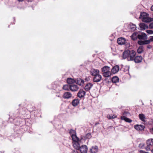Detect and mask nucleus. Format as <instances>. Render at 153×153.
Instances as JSON below:
<instances>
[{
    "instance_id": "obj_1",
    "label": "nucleus",
    "mask_w": 153,
    "mask_h": 153,
    "mask_svg": "<svg viewBox=\"0 0 153 153\" xmlns=\"http://www.w3.org/2000/svg\"><path fill=\"white\" fill-rule=\"evenodd\" d=\"M136 55V52L133 50L128 49L125 50V59L128 61H133V59Z\"/></svg>"
},
{
    "instance_id": "obj_2",
    "label": "nucleus",
    "mask_w": 153,
    "mask_h": 153,
    "mask_svg": "<svg viewBox=\"0 0 153 153\" xmlns=\"http://www.w3.org/2000/svg\"><path fill=\"white\" fill-rule=\"evenodd\" d=\"M139 18L143 22H148L153 21V18L149 17V14L145 12H141Z\"/></svg>"
},
{
    "instance_id": "obj_3",
    "label": "nucleus",
    "mask_w": 153,
    "mask_h": 153,
    "mask_svg": "<svg viewBox=\"0 0 153 153\" xmlns=\"http://www.w3.org/2000/svg\"><path fill=\"white\" fill-rule=\"evenodd\" d=\"M145 149L147 151H151L153 149V139H150L146 141Z\"/></svg>"
},
{
    "instance_id": "obj_4",
    "label": "nucleus",
    "mask_w": 153,
    "mask_h": 153,
    "mask_svg": "<svg viewBox=\"0 0 153 153\" xmlns=\"http://www.w3.org/2000/svg\"><path fill=\"white\" fill-rule=\"evenodd\" d=\"M19 111L17 109L14 112L10 113L9 116H10V117H11L14 120L15 118H17L19 117Z\"/></svg>"
},
{
    "instance_id": "obj_5",
    "label": "nucleus",
    "mask_w": 153,
    "mask_h": 153,
    "mask_svg": "<svg viewBox=\"0 0 153 153\" xmlns=\"http://www.w3.org/2000/svg\"><path fill=\"white\" fill-rule=\"evenodd\" d=\"M143 59L141 56H135L133 59V61L135 63H139L142 62Z\"/></svg>"
},
{
    "instance_id": "obj_6",
    "label": "nucleus",
    "mask_w": 153,
    "mask_h": 153,
    "mask_svg": "<svg viewBox=\"0 0 153 153\" xmlns=\"http://www.w3.org/2000/svg\"><path fill=\"white\" fill-rule=\"evenodd\" d=\"M79 150L81 153H87L88 150L87 146L86 145H83L80 147Z\"/></svg>"
},
{
    "instance_id": "obj_7",
    "label": "nucleus",
    "mask_w": 153,
    "mask_h": 153,
    "mask_svg": "<svg viewBox=\"0 0 153 153\" xmlns=\"http://www.w3.org/2000/svg\"><path fill=\"white\" fill-rule=\"evenodd\" d=\"M69 133L71 136L72 139L74 141L76 140H74V137L76 138V139H77L78 141L79 140V139L77 137L76 135L74 134L75 133V131L74 130L72 129H70V130Z\"/></svg>"
},
{
    "instance_id": "obj_8",
    "label": "nucleus",
    "mask_w": 153,
    "mask_h": 153,
    "mask_svg": "<svg viewBox=\"0 0 153 153\" xmlns=\"http://www.w3.org/2000/svg\"><path fill=\"white\" fill-rule=\"evenodd\" d=\"M86 94V92L82 89H80L77 94L78 97L82 98L84 97Z\"/></svg>"
},
{
    "instance_id": "obj_9",
    "label": "nucleus",
    "mask_w": 153,
    "mask_h": 153,
    "mask_svg": "<svg viewBox=\"0 0 153 153\" xmlns=\"http://www.w3.org/2000/svg\"><path fill=\"white\" fill-rule=\"evenodd\" d=\"M134 127L135 129L140 131L143 130L145 128V126H144L141 125H135Z\"/></svg>"
},
{
    "instance_id": "obj_10",
    "label": "nucleus",
    "mask_w": 153,
    "mask_h": 153,
    "mask_svg": "<svg viewBox=\"0 0 153 153\" xmlns=\"http://www.w3.org/2000/svg\"><path fill=\"white\" fill-rule=\"evenodd\" d=\"M101 79V75L98 74L94 77L93 80L94 82H97L100 81Z\"/></svg>"
},
{
    "instance_id": "obj_11",
    "label": "nucleus",
    "mask_w": 153,
    "mask_h": 153,
    "mask_svg": "<svg viewBox=\"0 0 153 153\" xmlns=\"http://www.w3.org/2000/svg\"><path fill=\"white\" fill-rule=\"evenodd\" d=\"M119 70V66L118 65H115L113 66L111 70V72L113 74L117 73Z\"/></svg>"
},
{
    "instance_id": "obj_12",
    "label": "nucleus",
    "mask_w": 153,
    "mask_h": 153,
    "mask_svg": "<svg viewBox=\"0 0 153 153\" xmlns=\"http://www.w3.org/2000/svg\"><path fill=\"white\" fill-rule=\"evenodd\" d=\"M79 87L76 85L72 84L69 85V88L72 91H75L79 89Z\"/></svg>"
},
{
    "instance_id": "obj_13",
    "label": "nucleus",
    "mask_w": 153,
    "mask_h": 153,
    "mask_svg": "<svg viewBox=\"0 0 153 153\" xmlns=\"http://www.w3.org/2000/svg\"><path fill=\"white\" fill-rule=\"evenodd\" d=\"M128 28L130 30L134 31L136 30V26L133 23H130L128 25Z\"/></svg>"
},
{
    "instance_id": "obj_14",
    "label": "nucleus",
    "mask_w": 153,
    "mask_h": 153,
    "mask_svg": "<svg viewBox=\"0 0 153 153\" xmlns=\"http://www.w3.org/2000/svg\"><path fill=\"white\" fill-rule=\"evenodd\" d=\"M72 96V95L70 92H67L64 93L62 97L65 99H69Z\"/></svg>"
},
{
    "instance_id": "obj_15",
    "label": "nucleus",
    "mask_w": 153,
    "mask_h": 153,
    "mask_svg": "<svg viewBox=\"0 0 153 153\" xmlns=\"http://www.w3.org/2000/svg\"><path fill=\"white\" fill-rule=\"evenodd\" d=\"M75 81V83L80 86L82 85L84 83V80L80 78L76 79Z\"/></svg>"
},
{
    "instance_id": "obj_16",
    "label": "nucleus",
    "mask_w": 153,
    "mask_h": 153,
    "mask_svg": "<svg viewBox=\"0 0 153 153\" xmlns=\"http://www.w3.org/2000/svg\"><path fill=\"white\" fill-rule=\"evenodd\" d=\"M98 147L97 146H92L90 149V152L91 153H96L98 151Z\"/></svg>"
},
{
    "instance_id": "obj_17",
    "label": "nucleus",
    "mask_w": 153,
    "mask_h": 153,
    "mask_svg": "<svg viewBox=\"0 0 153 153\" xmlns=\"http://www.w3.org/2000/svg\"><path fill=\"white\" fill-rule=\"evenodd\" d=\"M74 140H76L75 141H74L75 142L74 143L73 146L75 149L77 150H79L80 147V144L77 142L78 141L77 140V139H74Z\"/></svg>"
},
{
    "instance_id": "obj_18",
    "label": "nucleus",
    "mask_w": 153,
    "mask_h": 153,
    "mask_svg": "<svg viewBox=\"0 0 153 153\" xmlns=\"http://www.w3.org/2000/svg\"><path fill=\"white\" fill-rule=\"evenodd\" d=\"M90 72L91 75L94 76L99 73V71L97 69H92L90 71Z\"/></svg>"
},
{
    "instance_id": "obj_19",
    "label": "nucleus",
    "mask_w": 153,
    "mask_h": 153,
    "mask_svg": "<svg viewBox=\"0 0 153 153\" xmlns=\"http://www.w3.org/2000/svg\"><path fill=\"white\" fill-rule=\"evenodd\" d=\"M93 86V84L91 83H88L85 86L84 89L86 91H88L91 89Z\"/></svg>"
},
{
    "instance_id": "obj_20",
    "label": "nucleus",
    "mask_w": 153,
    "mask_h": 153,
    "mask_svg": "<svg viewBox=\"0 0 153 153\" xmlns=\"http://www.w3.org/2000/svg\"><path fill=\"white\" fill-rule=\"evenodd\" d=\"M138 38L140 39H147V36L144 33H142L141 34H138Z\"/></svg>"
},
{
    "instance_id": "obj_21",
    "label": "nucleus",
    "mask_w": 153,
    "mask_h": 153,
    "mask_svg": "<svg viewBox=\"0 0 153 153\" xmlns=\"http://www.w3.org/2000/svg\"><path fill=\"white\" fill-rule=\"evenodd\" d=\"M139 25L141 30H144L148 28L147 25L143 23H140Z\"/></svg>"
},
{
    "instance_id": "obj_22",
    "label": "nucleus",
    "mask_w": 153,
    "mask_h": 153,
    "mask_svg": "<svg viewBox=\"0 0 153 153\" xmlns=\"http://www.w3.org/2000/svg\"><path fill=\"white\" fill-rule=\"evenodd\" d=\"M80 100L79 99H75L72 102V105L74 106L75 107L77 106L79 103Z\"/></svg>"
},
{
    "instance_id": "obj_23",
    "label": "nucleus",
    "mask_w": 153,
    "mask_h": 153,
    "mask_svg": "<svg viewBox=\"0 0 153 153\" xmlns=\"http://www.w3.org/2000/svg\"><path fill=\"white\" fill-rule=\"evenodd\" d=\"M117 42L119 45H122L124 44V38L121 37L118 38L117 40Z\"/></svg>"
},
{
    "instance_id": "obj_24",
    "label": "nucleus",
    "mask_w": 153,
    "mask_h": 153,
    "mask_svg": "<svg viewBox=\"0 0 153 153\" xmlns=\"http://www.w3.org/2000/svg\"><path fill=\"white\" fill-rule=\"evenodd\" d=\"M138 33L137 32H135L133 33L132 34L131 36V37L132 39L133 40H135L138 38Z\"/></svg>"
},
{
    "instance_id": "obj_25",
    "label": "nucleus",
    "mask_w": 153,
    "mask_h": 153,
    "mask_svg": "<svg viewBox=\"0 0 153 153\" xmlns=\"http://www.w3.org/2000/svg\"><path fill=\"white\" fill-rule=\"evenodd\" d=\"M111 71H107L102 73V75L104 77H108L111 75Z\"/></svg>"
},
{
    "instance_id": "obj_26",
    "label": "nucleus",
    "mask_w": 153,
    "mask_h": 153,
    "mask_svg": "<svg viewBox=\"0 0 153 153\" xmlns=\"http://www.w3.org/2000/svg\"><path fill=\"white\" fill-rule=\"evenodd\" d=\"M67 82L69 84H73L76 82L75 79L71 78H68L67 79Z\"/></svg>"
},
{
    "instance_id": "obj_27",
    "label": "nucleus",
    "mask_w": 153,
    "mask_h": 153,
    "mask_svg": "<svg viewBox=\"0 0 153 153\" xmlns=\"http://www.w3.org/2000/svg\"><path fill=\"white\" fill-rule=\"evenodd\" d=\"M111 69L110 67L107 66H105L101 69L102 72V73L105 72L107 71H109Z\"/></svg>"
},
{
    "instance_id": "obj_28",
    "label": "nucleus",
    "mask_w": 153,
    "mask_h": 153,
    "mask_svg": "<svg viewBox=\"0 0 153 153\" xmlns=\"http://www.w3.org/2000/svg\"><path fill=\"white\" fill-rule=\"evenodd\" d=\"M139 117L140 119L143 122H145V115L143 114H140L139 115Z\"/></svg>"
},
{
    "instance_id": "obj_29",
    "label": "nucleus",
    "mask_w": 153,
    "mask_h": 153,
    "mask_svg": "<svg viewBox=\"0 0 153 153\" xmlns=\"http://www.w3.org/2000/svg\"><path fill=\"white\" fill-rule=\"evenodd\" d=\"M119 80V79L118 77L116 76L113 77L111 79L112 82L114 83H116L118 82Z\"/></svg>"
},
{
    "instance_id": "obj_30",
    "label": "nucleus",
    "mask_w": 153,
    "mask_h": 153,
    "mask_svg": "<svg viewBox=\"0 0 153 153\" xmlns=\"http://www.w3.org/2000/svg\"><path fill=\"white\" fill-rule=\"evenodd\" d=\"M144 51L143 47V46H140L137 50V52L138 53L140 54L142 53Z\"/></svg>"
},
{
    "instance_id": "obj_31",
    "label": "nucleus",
    "mask_w": 153,
    "mask_h": 153,
    "mask_svg": "<svg viewBox=\"0 0 153 153\" xmlns=\"http://www.w3.org/2000/svg\"><path fill=\"white\" fill-rule=\"evenodd\" d=\"M91 137V134L90 133H87L85 136V138L87 139H90Z\"/></svg>"
},
{
    "instance_id": "obj_32",
    "label": "nucleus",
    "mask_w": 153,
    "mask_h": 153,
    "mask_svg": "<svg viewBox=\"0 0 153 153\" xmlns=\"http://www.w3.org/2000/svg\"><path fill=\"white\" fill-rule=\"evenodd\" d=\"M69 85H64L63 87V89L64 90L68 91L69 90Z\"/></svg>"
},
{
    "instance_id": "obj_33",
    "label": "nucleus",
    "mask_w": 153,
    "mask_h": 153,
    "mask_svg": "<svg viewBox=\"0 0 153 153\" xmlns=\"http://www.w3.org/2000/svg\"><path fill=\"white\" fill-rule=\"evenodd\" d=\"M107 118L109 119H112L114 118H115L116 117V116L115 115H113L111 116L110 115H108L107 116Z\"/></svg>"
},
{
    "instance_id": "obj_34",
    "label": "nucleus",
    "mask_w": 153,
    "mask_h": 153,
    "mask_svg": "<svg viewBox=\"0 0 153 153\" xmlns=\"http://www.w3.org/2000/svg\"><path fill=\"white\" fill-rule=\"evenodd\" d=\"M125 121L129 123H130L132 121V120L126 117H125Z\"/></svg>"
},
{
    "instance_id": "obj_35",
    "label": "nucleus",
    "mask_w": 153,
    "mask_h": 153,
    "mask_svg": "<svg viewBox=\"0 0 153 153\" xmlns=\"http://www.w3.org/2000/svg\"><path fill=\"white\" fill-rule=\"evenodd\" d=\"M138 43L139 45H144V41L140 40L138 41Z\"/></svg>"
},
{
    "instance_id": "obj_36",
    "label": "nucleus",
    "mask_w": 153,
    "mask_h": 153,
    "mask_svg": "<svg viewBox=\"0 0 153 153\" xmlns=\"http://www.w3.org/2000/svg\"><path fill=\"white\" fill-rule=\"evenodd\" d=\"M146 32L149 34H153V31L151 30H146Z\"/></svg>"
},
{
    "instance_id": "obj_37",
    "label": "nucleus",
    "mask_w": 153,
    "mask_h": 153,
    "mask_svg": "<svg viewBox=\"0 0 153 153\" xmlns=\"http://www.w3.org/2000/svg\"><path fill=\"white\" fill-rule=\"evenodd\" d=\"M150 42L149 40L144 41V45L148 44H149Z\"/></svg>"
},
{
    "instance_id": "obj_38",
    "label": "nucleus",
    "mask_w": 153,
    "mask_h": 153,
    "mask_svg": "<svg viewBox=\"0 0 153 153\" xmlns=\"http://www.w3.org/2000/svg\"><path fill=\"white\" fill-rule=\"evenodd\" d=\"M149 27L151 29L153 28V22L150 24L149 25Z\"/></svg>"
},
{
    "instance_id": "obj_39",
    "label": "nucleus",
    "mask_w": 153,
    "mask_h": 153,
    "mask_svg": "<svg viewBox=\"0 0 153 153\" xmlns=\"http://www.w3.org/2000/svg\"><path fill=\"white\" fill-rule=\"evenodd\" d=\"M150 42H153V36H151L149 37V39Z\"/></svg>"
},
{
    "instance_id": "obj_40",
    "label": "nucleus",
    "mask_w": 153,
    "mask_h": 153,
    "mask_svg": "<svg viewBox=\"0 0 153 153\" xmlns=\"http://www.w3.org/2000/svg\"><path fill=\"white\" fill-rule=\"evenodd\" d=\"M123 116H122L121 118V120H124V112L123 113Z\"/></svg>"
},
{
    "instance_id": "obj_41",
    "label": "nucleus",
    "mask_w": 153,
    "mask_h": 153,
    "mask_svg": "<svg viewBox=\"0 0 153 153\" xmlns=\"http://www.w3.org/2000/svg\"><path fill=\"white\" fill-rule=\"evenodd\" d=\"M152 45H149L147 46V48L149 49H151L152 48Z\"/></svg>"
},
{
    "instance_id": "obj_42",
    "label": "nucleus",
    "mask_w": 153,
    "mask_h": 153,
    "mask_svg": "<svg viewBox=\"0 0 153 153\" xmlns=\"http://www.w3.org/2000/svg\"><path fill=\"white\" fill-rule=\"evenodd\" d=\"M72 152L73 153H78L77 151L76 150H73Z\"/></svg>"
},
{
    "instance_id": "obj_43",
    "label": "nucleus",
    "mask_w": 153,
    "mask_h": 153,
    "mask_svg": "<svg viewBox=\"0 0 153 153\" xmlns=\"http://www.w3.org/2000/svg\"><path fill=\"white\" fill-rule=\"evenodd\" d=\"M140 153H149L147 152H144L143 151V150H140Z\"/></svg>"
},
{
    "instance_id": "obj_44",
    "label": "nucleus",
    "mask_w": 153,
    "mask_h": 153,
    "mask_svg": "<svg viewBox=\"0 0 153 153\" xmlns=\"http://www.w3.org/2000/svg\"><path fill=\"white\" fill-rule=\"evenodd\" d=\"M123 59H124V51L123 53Z\"/></svg>"
},
{
    "instance_id": "obj_45",
    "label": "nucleus",
    "mask_w": 153,
    "mask_h": 153,
    "mask_svg": "<svg viewBox=\"0 0 153 153\" xmlns=\"http://www.w3.org/2000/svg\"><path fill=\"white\" fill-rule=\"evenodd\" d=\"M99 124V123L98 122H96L95 123V126H96Z\"/></svg>"
},
{
    "instance_id": "obj_46",
    "label": "nucleus",
    "mask_w": 153,
    "mask_h": 153,
    "mask_svg": "<svg viewBox=\"0 0 153 153\" xmlns=\"http://www.w3.org/2000/svg\"><path fill=\"white\" fill-rule=\"evenodd\" d=\"M151 10L153 11V5L151 7Z\"/></svg>"
},
{
    "instance_id": "obj_47",
    "label": "nucleus",
    "mask_w": 153,
    "mask_h": 153,
    "mask_svg": "<svg viewBox=\"0 0 153 153\" xmlns=\"http://www.w3.org/2000/svg\"><path fill=\"white\" fill-rule=\"evenodd\" d=\"M24 0H18V1H22Z\"/></svg>"
},
{
    "instance_id": "obj_48",
    "label": "nucleus",
    "mask_w": 153,
    "mask_h": 153,
    "mask_svg": "<svg viewBox=\"0 0 153 153\" xmlns=\"http://www.w3.org/2000/svg\"><path fill=\"white\" fill-rule=\"evenodd\" d=\"M151 152L152 153H153V148L151 150Z\"/></svg>"
},
{
    "instance_id": "obj_49",
    "label": "nucleus",
    "mask_w": 153,
    "mask_h": 153,
    "mask_svg": "<svg viewBox=\"0 0 153 153\" xmlns=\"http://www.w3.org/2000/svg\"><path fill=\"white\" fill-rule=\"evenodd\" d=\"M17 131H18V132H19V130H17Z\"/></svg>"
},
{
    "instance_id": "obj_50",
    "label": "nucleus",
    "mask_w": 153,
    "mask_h": 153,
    "mask_svg": "<svg viewBox=\"0 0 153 153\" xmlns=\"http://www.w3.org/2000/svg\"><path fill=\"white\" fill-rule=\"evenodd\" d=\"M125 114H126V112H125Z\"/></svg>"
},
{
    "instance_id": "obj_51",
    "label": "nucleus",
    "mask_w": 153,
    "mask_h": 153,
    "mask_svg": "<svg viewBox=\"0 0 153 153\" xmlns=\"http://www.w3.org/2000/svg\"><path fill=\"white\" fill-rule=\"evenodd\" d=\"M14 18V21H15V19H14V18Z\"/></svg>"
},
{
    "instance_id": "obj_52",
    "label": "nucleus",
    "mask_w": 153,
    "mask_h": 153,
    "mask_svg": "<svg viewBox=\"0 0 153 153\" xmlns=\"http://www.w3.org/2000/svg\"><path fill=\"white\" fill-rule=\"evenodd\" d=\"M20 104H19V106H20Z\"/></svg>"
},
{
    "instance_id": "obj_53",
    "label": "nucleus",
    "mask_w": 153,
    "mask_h": 153,
    "mask_svg": "<svg viewBox=\"0 0 153 153\" xmlns=\"http://www.w3.org/2000/svg\"><path fill=\"white\" fill-rule=\"evenodd\" d=\"M125 44H126V43L125 42Z\"/></svg>"
},
{
    "instance_id": "obj_54",
    "label": "nucleus",
    "mask_w": 153,
    "mask_h": 153,
    "mask_svg": "<svg viewBox=\"0 0 153 153\" xmlns=\"http://www.w3.org/2000/svg\"><path fill=\"white\" fill-rule=\"evenodd\" d=\"M152 130H153V128H152Z\"/></svg>"
}]
</instances>
